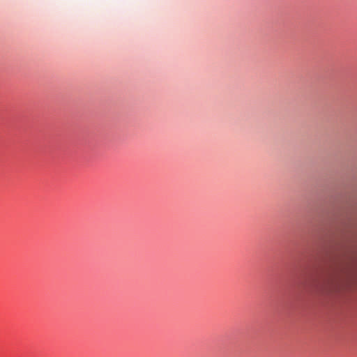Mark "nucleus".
I'll return each mask as SVG.
<instances>
[{"label":"nucleus","mask_w":357,"mask_h":357,"mask_svg":"<svg viewBox=\"0 0 357 357\" xmlns=\"http://www.w3.org/2000/svg\"><path fill=\"white\" fill-rule=\"evenodd\" d=\"M324 287L323 288L326 289V290H328V291H331V290H333V289H335V284H333V281L332 280H328L327 282H326L325 284H323Z\"/></svg>","instance_id":"nucleus-1"}]
</instances>
